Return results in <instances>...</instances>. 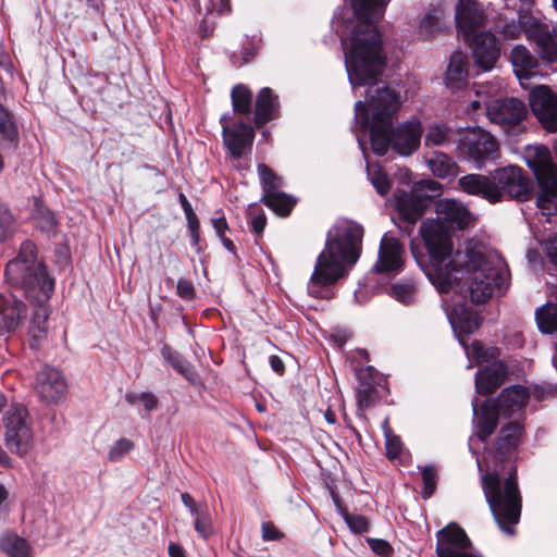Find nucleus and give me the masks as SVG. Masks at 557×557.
Instances as JSON below:
<instances>
[{
    "label": "nucleus",
    "mask_w": 557,
    "mask_h": 557,
    "mask_svg": "<svg viewBox=\"0 0 557 557\" xmlns=\"http://www.w3.org/2000/svg\"><path fill=\"white\" fill-rule=\"evenodd\" d=\"M221 213L219 216L211 219V225L215 231L216 236L223 237L226 235V232L230 231L228 223L223 212H216V214Z\"/></svg>",
    "instance_id": "62"
},
{
    "label": "nucleus",
    "mask_w": 557,
    "mask_h": 557,
    "mask_svg": "<svg viewBox=\"0 0 557 557\" xmlns=\"http://www.w3.org/2000/svg\"><path fill=\"white\" fill-rule=\"evenodd\" d=\"M445 81L451 90H460L468 84V57L456 51L451 54L449 64L445 74Z\"/></svg>",
    "instance_id": "29"
},
{
    "label": "nucleus",
    "mask_w": 557,
    "mask_h": 557,
    "mask_svg": "<svg viewBox=\"0 0 557 557\" xmlns=\"http://www.w3.org/2000/svg\"><path fill=\"white\" fill-rule=\"evenodd\" d=\"M490 273H475L468 284V292L473 304H485L493 295L494 288L502 289L506 283L505 274L497 269H488Z\"/></svg>",
    "instance_id": "19"
},
{
    "label": "nucleus",
    "mask_w": 557,
    "mask_h": 557,
    "mask_svg": "<svg viewBox=\"0 0 557 557\" xmlns=\"http://www.w3.org/2000/svg\"><path fill=\"white\" fill-rule=\"evenodd\" d=\"M66 391V381L57 369L45 367L37 373L35 392L42 401L57 403Z\"/></svg>",
    "instance_id": "20"
},
{
    "label": "nucleus",
    "mask_w": 557,
    "mask_h": 557,
    "mask_svg": "<svg viewBox=\"0 0 557 557\" xmlns=\"http://www.w3.org/2000/svg\"><path fill=\"white\" fill-rule=\"evenodd\" d=\"M481 325V318L471 308L463 305L454 308L453 327L463 335H470Z\"/></svg>",
    "instance_id": "32"
},
{
    "label": "nucleus",
    "mask_w": 557,
    "mask_h": 557,
    "mask_svg": "<svg viewBox=\"0 0 557 557\" xmlns=\"http://www.w3.org/2000/svg\"><path fill=\"white\" fill-rule=\"evenodd\" d=\"M485 20V14L476 0H458L455 21L457 32L463 40L480 34Z\"/></svg>",
    "instance_id": "17"
},
{
    "label": "nucleus",
    "mask_w": 557,
    "mask_h": 557,
    "mask_svg": "<svg viewBox=\"0 0 557 557\" xmlns=\"http://www.w3.org/2000/svg\"><path fill=\"white\" fill-rule=\"evenodd\" d=\"M502 413L490 400L482 403L480 412L476 417V436L481 442H485L496 430Z\"/></svg>",
    "instance_id": "30"
},
{
    "label": "nucleus",
    "mask_w": 557,
    "mask_h": 557,
    "mask_svg": "<svg viewBox=\"0 0 557 557\" xmlns=\"http://www.w3.org/2000/svg\"><path fill=\"white\" fill-rule=\"evenodd\" d=\"M457 150L462 159L482 169L499 156V144L490 132L472 127L460 133Z\"/></svg>",
    "instance_id": "8"
},
{
    "label": "nucleus",
    "mask_w": 557,
    "mask_h": 557,
    "mask_svg": "<svg viewBox=\"0 0 557 557\" xmlns=\"http://www.w3.org/2000/svg\"><path fill=\"white\" fill-rule=\"evenodd\" d=\"M178 201H180L181 207L185 213L187 223L191 222V221L199 220L197 214L195 213L190 202L188 201L187 197L183 193L178 194Z\"/></svg>",
    "instance_id": "64"
},
{
    "label": "nucleus",
    "mask_w": 557,
    "mask_h": 557,
    "mask_svg": "<svg viewBox=\"0 0 557 557\" xmlns=\"http://www.w3.org/2000/svg\"><path fill=\"white\" fill-rule=\"evenodd\" d=\"M541 247L552 264L557 268V233L550 234L544 238L541 242Z\"/></svg>",
    "instance_id": "56"
},
{
    "label": "nucleus",
    "mask_w": 557,
    "mask_h": 557,
    "mask_svg": "<svg viewBox=\"0 0 557 557\" xmlns=\"http://www.w3.org/2000/svg\"><path fill=\"white\" fill-rule=\"evenodd\" d=\"M134 448V443L127 438L117 440L109 450V459L111 461H119L121 458Z\"/></svg>",
    "instance_id": "54"
},
{
    "label": "nucleus",
    "mask_w": 557,
    "mask_h": 557,
    "mask_svg": "<svg viewBox=\"0 0 557 557\" xmlns=\"http://www.w3.org/2000/svg\"><path fill=\"white\" fill-rule=\"evenodd\" d=\"M0 137L5 148L15 150L18 146V132L12 115L0 104Z\"/></svg>",
    "instance_id": "39"
},
{
    "label": "nucleus",
    "mask_w": 557,
    "mask_h": 557,
    "mask_svg": "<svg viewBox=\"0 0 557 557\" xmlns=\"http://www.w3.org/2000/svg\"><path fill=\"white\" fill-rule=\"evenodd\" d=\"M532 113L548 133L557 132V95L545 85H540L529 94Z\"/></svg>",
    "instance_id": "13"
},
{
    "label": "nucleus",
    "mask_w": 557,
    "mask_h": 557,
    "mask_svg": "<svg viewBox=\"0 0 557 557\" xmlns=\"http://www.w3.org/2000/svg\"><path fill=\"white\" fill-rule=\"evenodd\" d=\"M528 389L530 397L540 403L557 398V384L549 382L534 383Z\"/></svg>",
    "instance_id": "47"
},
{
    "label": "nucleus",
    "mask_w": 557,
    "mask_h": 557,
    "mask_svg": "<svg viewBox=\"0 0 557 557\" xmlns=\"http://www.w3.org/2000/svg\"><path fill=\"white\" fill-rule=\"evenodd\" d=\"M34 218L37 220L38 226L42 232H54L58 226L54 213L47 208L40 199H36L35 201Z\"/></svg>",
    "instance_id": "42"
},
{
    "label": "nucleus",
    "mask_w": 557,
    "mask_h": 557,
    "mask_svg": "<svg viewBox=\"0 0 557 557\" xmlns=\"http://www.w3.org/2000/svg\"><path fill=\"white\" fill-rule=\"evenodd\" d=\"M0 550L8 557H29L30 545L16 533L7 532L0 536Z\"/></svg>",
    "instance_id": "36"
},
{
    "label": "nucleus",
    "mask_w": 557,
    "mask_h": 557,
    "mask_svg": "<svg viewBox=\"0 0 557 557\" xmlns=\"http://www.w3.org/2000/svg\"><path fill=\"white\" fill-rule=\"evenodd\" d=\"M510 61L519 77H527L539 66L537 59L524 47L516 46L510 52Z\"/></svg>",
    "instance_id": "33"
},
{
    "label": "nucleus",
    "mask_w": 557,
    "mask_h": 557,
    "mask_svg": "<svg viewBox=\"0 0 557 557\" xmlns=\"http://www.w3.org/2000/svg\"><path fill=\"white\" fill-rule=\"evenodd\" d=\"M257 170L263 194L280 191L278 189L283 186L281 176L265 163H259Z\"/></svg>",
    "instance_id": "44"
},
{
    "label": "nucleus",
    "mask_w": 557,
    "mask_h": 557,
    "mask_svg": "<svg viewBox=\"0 0 557 557\" xmlns=\"http://www.w3.org/2000/svg\"><path fill=\"white\" fill-rule=\"evenodd\" d=\"M176 294L184 300H193L196 297V289L194 284L184 277L177 281Z\"/></svg>",
    "instance_id": "59"
},
{
    "label": "nucleus",
    "mask_w": 557,
    "mask_h": 557,
    "mask_svg": "<svg viewBox=\"0 0 557 557\" xmlns=\"http://www.w3.org/2000/svg\"><path fill=\"white\" fill-rule=\"evenodd\" d=\"M391 296L398 302L410 306L416 301L417 285L412 278H401L391 286Z\"/></svg>",
    "instance_id": "41"
},
{
    "label": "nucleus",
    "mask_w": 557,
    "mask_h": 557,
    "mask_svg": "<svg viewBox=\"0 0 557 557\" xmlns=\"http://www.w3.org/2000/svg\"><path fill=\"white\" fill-rule=\"evenodd\" d=\"M413 190L428 198V202L432 201L442 195V185L431 178L421 180L414 184Z\"/></svg>",
    "instance_id": "49"
},
{
    "label": "nucleus",
    "mask_w": 557,
    "mask_h": 557,
    "mask_svg": "<svg viewBox=\"0 0 557 557\" xmlns=\"http://www.w3.org/2000/svg\"><path fill=\"white\" fill-rule=\"evenodd\" d=\"M256 53H257V48H256L255 44L252 41L248 40L243 46L239 53L234 52L231 55V61L234 66L240 67V66L249 63L256 57Z\"/></svg>",
    "instance_id": "51"
},
{
    "label": "nucleus",
    "mask_w": 557,
    "mask_h": 557,
    "mask_svg": "<svg viewBox=\"0 0 557 557\" xmlns=\"http://www.w3.org/2000/svg\"><path fill=\"white\" fill-rule=\"evenodd\" d=\"M27 317V306L14 295H0V336L14 332Z\"/></svg>",
    "instance_id": "23"
},
{
    "label": "nucleus",
    "mask_w": 557,
    "mask_h": 557,
    "mask_svg": "<svg viewBox=\"0 0 557 557\" xmlns=\"http://www.w3.org/2000/svg\"><path fill=\"white\" fill-rule=\"evenodd\" d=\"M539 329L544 334H552L557 331V305L548 301L535 312Z\"/></svg>",
    "instance_id": "40"
},
{
    "label": "nucleus",
    "mask_w": 557,
    "mask_h": 557,
    "mask_svg": "<svg viewBox=\"0 0 557 557\" xmlns=\"http://www.w3.org/2000/svg\"><path fill=\"white\" fill-rule=\"evenodd\" d=\"M247 219L250 232L255 235V242L258 244V240L263 236V232L267 226V215L261 207L253 203L247 209Z\"/></svg>",
    "instance_id": "43"
},
{
    "label": "nucleus",
    "mask_w": 557,
    "mask_h": 557,
    "mask_svg": "<svg viewBox=\"0 0 557 557\" xmlns=\"http://www.w3.org/2000/svg\"><path fill=\"white\" fill-rule=\"evenodd\" d=\"M356 23L367 22L379 24L385 10L383 0H350Z\"/></svg>",
    "instance_id": "31"
},
{
    "label": "nucleus",
    "mask_w": 557,
    "mask_h": 557,
    "mask_svg": "<svg viewBox=\"0 0 557 557\" xmlns=\"http://www.w3.org/2000/svg\"><path fill=\"white\" fill-rule=\"evenodd\" d=\"M3 423L7 448L20 457L25 456L33 445V431L27 408L21 404L11 405L4 413Z\"/></svg>",
    "instance_id": "9"
},
{
    "label": "nucleus",
    "mask_w": 557,
    "mask_h": 557,
    "mask_svg": "<svg viewBox=\"0 0 557 557\" xmlns=\"http://www.w3.org/2000/svg\"><path fill=\"white\" fill-rule=\"evenodd\" d=\"M523 160L532 170L540 193L536 206L547 214L557 213V164L553 161L550 150L544 145L527 146Z\"/></svg>",
    "instance_id": "7"
},
{
    "label": "nucleus",
    "mask_w": 557,
    "mask_h": 557,
    "mask_svg": "<svg viewBox=\"0 0 557 557\" xmlns=\"http://www.w3.org/2000/svg\"><path fill=\"white\" fill-rule=\"evenodd\" d=\"M223 141L232 158L238 160L244 156L246 148H251L255 139V129L249 123L238 122L233 127L222 126Z\"/></svg>",
    "instance_id": "22"
},
{
    "label": "nucleus",
    "mask_w": 557,
    "mask_h": 557,
    "mask_svg": "<svg viewBox=\"0 0 557 557\" xmlns=\"http://www.w3.org/2000/svg\"><path fill=\"white\" fill-rule=\"evenodd\" d=\"M496 188L504 200L529 201L534 194V184L528 173L520 166L507 165L493 171Z\"/></svg>",
    "instance_id": "10"
},
{
    "label": "nucleus",
    "mask_w": 557,
    "mask_h": 557,
    "mask_svg": "<svg viewBox=\"0 0 557 557\" xmlns=\"http://www.w3.org/2000/svg\"><path fill=\"white\" fill-rule=\"evenodd\" d=\"M368 177L380 196H386L392 187V182L381 165L368 166Z\"/></svg>",
    "instance_id": "45"
},
{
    "label": "nucleus",
    "mask_w": 557,
    "mask_h": 557,
    "mask_svg": "<svg viewBox=\"0 0 557 557\" xmlns=\"http://www.w3.org/2000/svg\"><path fill=\"white\" fill-rule=\"evenodd\" d=\"M529 399L530 393L528 387L511 385L504 388L497 398L490 400L503 416L511 417L513 413L524 409Z\"/></svg>",
    "instance_id": "27"
},
{
    "label": "nucleus",
    "mask_w": 557,
    "mask_h": 557,
    "mask_svg": "<svg viewBox=\"0 0 557 557\" xmlns=\"http://www.w3.org/2000/svg\"><path fill=\"white\" fill-rule=\"evenodd\" d=\"M280 116L278 97L270 87H263L259 90L255 101L253 124L257 128H262L267 123Z\"/></svg>",
    "instance_id": "28"
},
{
    "label": "nucleus",
    "mask_w": 557,
    "mask_h": 557,
    "mask_svg": "<svg viewBox=\"0 0 557 557\" xmlns=\"http://www.w3.org/2000/svg\"><path fill=\"white\" fill-rule=\"evenodd\" d=\"M195 515H197L194 521L196 532L203 540H208L213 534V523L207 506Z\"/></svg>",
    "instance_id": "48"
},
{
    "label": "nucleus",
    "mask_w": 557,
    "mask_h": 557,
    "mask_svg": "<svg viewBox=\"0 0 557 557\" xmlns=\"http://www.w3.org/2000/svg\"><path fill=\"white\" fill-rule=\"evenodd\" d=\"M252 99L253 95L248 86L237 84L232 88L231 100L235 114L249 115L252 112Z\"/></svg>",
    "instance_id": "38"
},
{
    "label": "nucleus",
    "mask_w": 557,
    "mask_h": 557,
    "mask_svg": "<svg viewBox=\"0 0 557 557\" xmlns=\"http://www.w3.org/2000/svg\"><path fill=\"white\" fill-rule=\"evenodd\" d=\"M432 173L440 178H448L457 175L459 166L448 154L435 151L429 160Z\"/></svg>",
    "instance_id": "37"
},
{
    "label": "nucleus",
    "mask_w": 557,
    "mask_h": 557,
    "mask_svg": "<svg viewBox=\"0 0 557 557\" xmlns=\"http://www.w3.org/2000/svg\"><path fill=\"white\" fill-rule=\"evenodd\" d=\"M429 206L428 198L413 189L404 193L396 199V210L399 218L411 227L423 216Z\"/></svg>",
    "instance_id": "26"
},
{
    "label": "nucleus",
    "mask_w": 557,
    "mask_h": 557,
    "mask_svg": "<svg viewBox=\"0 0 557 557\" xmlns=\"http://www.w3.org/2000/svg\"><path fill=\"white\" fill-rule=\"evenodd\" d=\"M162 358L187 381L194 382L196 372L194 367L172 346L164 344L161 348Z\"/></svg>",
    "instance_id": "35"
},
{
    "label": "nucleus",
    "mask_w": 557,
    "mask_h": 557,
    "mask_svg": "<svg viewBox=\"0 0 557 557\" xmlns=\"http://www.w3.org/2000/svg\"><path fill=\"white\" fill-rule=\"evenodd\" d=\"M370 548L381 557H392L394 548L392 545L382 539H367Z\"/></svg>",
    "instance_id": "57"
},
{
    "label": "nucleus",
    "mask_w": 557,
    "mask_h": 557,
    "mask_svg": "<svg viewBox=\"0 0 557 557\" xmlns=\"http://www.w3.org/2000/svg\"><path fill=\"white\" fill-rule=\"evenodd\" d=\"M460 189L471 196L480 197L490 203L500 202V194L496 188L494 173L490 175L471 173L458 180Z\"/></svg>",
    "instance_id": "21"
},
{
    "label": "nucleus",
    "mask_w": 557,
    "mask_h": 557,
    "mask_svg": "<svg viewBox=\"0 0 557 557\" xmlns=\"http://www.w3.org/2000/svg\"><path fill=\"white\" fill-rule=\"evenodd\" d=\"M419 469H421V476L423 481V490L421 496L423 499H428L432 497L436 492L438 480L437 468L434 465H428L424 467H419Z\"/></svg>",
    "instance_id": "46"
},
{
    "label": "nucleus",
    "mask_w": 557,
    "mask_h": 557,
    "mask_svg": "<svg viewBox=\"0 0 557 557\" xmlns=\"http://www.w3.org/2000/svg\"><path fill=\"white\" fill-rule=\"evenodd\" d=\"M437 219L446 225L463 231L472 222L473 216L470 210L460 201L455 199H442L436 203Z\"/></svg>",
    "instance_id": "24"
},
{
    "label": "nucleus",
    "mask_w": 557,
    "mask_h": 557,
    "mask_svg": "<svg viewBox=\"0 0 557 557\" xmlns=\"http://www.w3.org/2000/svg\"><path fill=\"white\" fill-rule=\"evenodd\" d=\"M356 377L358 380L356 388L358 416L364 417L366 411L380 400L384 380L372 366L357 368Z\"/></svg>",
    "instance_id": "12"
},
{
    "label": "nucleus",
    "mask_w": 557,
    "mask_h": 557,
    "mask_svg": "<svg viewBox=\"0 0 557 557\" xmlns=\"http://www.w3.org/2000/svg\"><path fill=\"white\" fill-rule=\"evenodd\" d=\"M260 201L282 218L288 216L297 203L296 198L283 191L262 194Z\"/></svg>",
    "instance_id": "34"
},
{
    "label": "nucleus",
    "mask_w": 557,
    "mask_h": 557,
    "mask_svg": "<svg viewBox=\"0 0 557 557\" xmlns=\"http://www.w3.org/2000/svg\"><path fill=\"white\" fill-rule=\"evenodd\" d=\"M436 540L437 557H482L469 552L472 548V542L457 522H449L438 530Z\"/></svg>",
    "instance_id": "11"
},
{
    "label": "nucleus",
    "mask_w": 557,
    "mask_h": 557,
    "mask_svg": "<svg viewBox=\"0 0 557 557\" xmlns=\"http://www.w3.org/2000/svg\"><path fill=\"white\" fill-rule=\"evenodd\" d=\"M262 540L263 541H280L285 537V534L275 527L272 521H264L261 524Z\"/></svg>",
    "instance_id": "61"
},
{
    "label": "nucleus",
    "mask_w": 557,
    "mask_h": 557,
    "mask_svg": "<svg viewBox=\"0 0 557 557\" xmlns=\"http://www.w3.org/2000/svg\"><path fill=\"white\" fill-rule=\"evenodd\" d=\"M385 449H386V458L388 460L397 459L403 451V442L398 435L392 433L389 429L385 431Z\"/></svg>",
    "instance_id": "50"
},
{
    "label": "nucleus",
    "mask_w": 557,
    "mask_h": 557,
    "mask_svg": "<svg viewBox=\"0 0 557 557\" xmlns=\"http://www.w3.org/2000/svg\"><path fill=\"white\" fill-rule=\"evenodd\" d=\"M187 227L190 236V245L195 248L197 253H201L205 250V247L201 245L200 221L196 220L188 222Z\"/></svg>",
    "instance_id": "60"
},
{
    "label": "nucleus",
    "mask_w": 557,
    "mask_h": 557,
    "mask_svg": "<svg viewBox=\"0 0 557 557\" xmlns=\"http://www.w3.org/2000/svg\"><path fill=\"white\" fill-rule=\"evenodd\" d=\"M14 223L13 214L9 207L0 200V240L7 239L11 234L12 226Z\"/></svg>",
    "instance_id": "52"
},
{
    "label": "nucleus",
    "mask_w": 557,
    "mask_h": 557,
    "mask_svg": "<svg viewBox=\"0 0 557 557\" xmlns=\"http://www.w3.org/2000/svg\"><path fill=\"white\" fill-rule=\"evenodd\" d=\"M522 12H524L523 10H521L518 14V21H509V22H505L503 25H502V29H500V33L503 34V36L507 39H517L520 37V35L523 33L524 30V26L522 25L521 23V20H522Z\"/></svg>",
    "instance_id": "53"
},
{
    "label": "nucleus",
    "mask_w": 557,
    "mask_h": 557,
    "mask_svg": "<svg viewBox=\"0 0 557 557\" xmlns=\"http://www.w3.org/2000/svg\"><path fill=\"white\" fill-rule=\"evenodd\" d=\"M405 246L396 237L383 235L380 242L377 260L372 271L376 274H397L404 270Z\"/></svg>",
    "instance_id": "15"
},
{
    "label": "nucleus",
    "mask_w": 557,
    "mask_h": 557,
    "mask_svg": "<svg viewBox=\"0 0 557 557\" xmlns=\"http://www.w3.org/2000/svg\"><path fill=\"white\" fill-rule=\"evenodd\" d=\"M344 519L354 533L361 534L369 530V521L364 516L345 513Z\"/></svg>",
    "instance_id": "55"
},
{
    "label": "nucleus",
    "mask_w": 557,
    "mask_h": 557,
    "mask_svg": "<svg viewBox=\"0 0 557 557\" xmlns=\"http://www.w3.org/2000/svg\"><path fill=\"white\" fill-rule=\"evenodd\" d=\"M525 438V429L520 421L504 424L487 456L495 466L481 480L485 499L499 529L508 534L516 533L522 510V496L518 485L516 455Z\"/></svg>",
    "instance_id": "1"
},
{
    "label": "nucleus",
    "mask_w": 557,
    "mask_h": 557,
    "mask_svg": "<svg viewBox=\"0 0 557 557\" xmlns=\"http://www.w3.org/2000/svg\"><path fill=\"white\" fill-rule=\"evenodd\" d=\"M208 12H216L219 15L230 14L232 12L231 0H210Z\"/></svg>",
    "instance_id": "63"
},
{
    "label": "nucleus",
    "mask_w": 557,
    "mask_h": 557,
    "mask_svg": "<svg viewBox=\"0 0 557 557\" xmlns=\"http://www.w3.org/2000/svg\"><path fill=\"white\" fill-rule=\"evenodd\" d=\"M440 21L435 12L429 11L420 22V28L430 36H435L440 29Z\"/></svg>",
    "instance_id": "58"
},
{
    "label": "nucleus",
    "mask_w": 557,
    "mask_h": 557,
    "mask_svg": "<svg viewBox=\"0 0 557 557\" xmlns=\"http://www.w3.org/2000/svg\"><path fill=\"white\" fill-rule=\"evenodd\" d=\"M523 34L536 45L540 58L546 62L557 61V41L552 35L549 27L534 17L530 11L522 12Z\"/></svg>",
    "instance_id": "14"
},
{
    "label": "nucleus",
    "mask_w": 557,
    "mask_h": 557,
    "mask_svg": "<svg viewBox=\"0 0 557 557\" xmlns=\"http://www.w3.org/2000/svg\"><path fill=\"white\" fill-rule=\"evenodd\" d=\"M508 367L502 361L497 360L486 364L483 369L479 370L475 375L476 393L482 396L492 395L507 379Z\"/></svg>",
    "instance_id": "25"
},
{
    "label": "nucleus",
    "mask_w": 557,
    "mask_h": 557,
    "mask_svg": "<svg viewBox=\"0 0 557 557\" xmlns=\"http://www.w3.org/2000/svg\"><path fill=\"white\" fill-rule=\"evenodd\" d=\"M345 64L352 86L376 84L387 65L383 35L374 23H355L342 38Z\"/></svg>",
    "instance_id": "6"
},
{
    "label": "nucleus",
    "mask_w": 557,
    "mask_h": 557,
    "mask_svg": "<svg viewBox=\"0 0 557 557\" xmlns=\"http://www.w3.org/2000/svg\"><path fill=\"white\" fill-rule=\"evenodd\" d=\"M487 114L493 123L509 128L519 126L527 119L528 108L517 98H503L488 104Z\"/></svg>",
    "instance_id": "18"
},
{
    "label": "nucleus",
    "mask_w": 557,
    "mask_h": 557,
    "mask_svg": "<svg viewBox=\"0 0 557 557\" xmlns=\"http://www.w3.org/2000/svg\"><path fill=\"white\" fill-rule=\"evenodd\" d=\"M463 40L472 51L474 64L484 72L491 71L500 57V45L491 32L480 34Z\"/></svg>",
    "instance_id": "16"
},
{
    "label": "nucleus",
    "mask_w": 557,
    "mask_h": 557,
    "mask_svg": "<svg viewBox=\"0 0 557 557\" xmlns=\"http://www.w3.org/2000/svg\"><path fill=\"white\" fill-rule=\"evenodd\" d=\"M419 235L425 252L411 240L414 260L440 293H449L457 280L454 273L462 269V264L449 260L454 248L451 227L441 220L426 219L420 225Z\"/></svg>",
    "instance_id": "5"
},
{
    "label": "nucleus",
    "mask_w": 557,
    "mask_h": 557,
    "mask_svg": "<svg viewBox=\"0 0 557 557\" xmlns=\"http://www.w3.org/2000/svg\"><path fill=\"white\" fill-rule=\"evenodd\" d=\"M363 227L358 223L338 225L327 233L325 246L318 256L314 271L308 285L309 295L330 299L329 286L335 284L360 258Z\"/></svg>",
    "instance_id": "4"
},
{
    "label": "nucleus",
    "mask_w": 557,
    "mask_h": 557,
    "mask_svg": "<svg viewBox=\"0 0 557 557\" xmlns=\"http://www.w3.org/2000/svg\"><path fill=\"white\" fill-rule=\"evenodd\" d=\"M368 102L361 100L355 104L356 120L361 131H369L370 144L374 154L383 157L391 148L400 156H411L421 144L422 123L413 117L393 126V120L399 111L403 98L398 90L384 86L367 90Z\"/></svg>",
    "instance_id": "2"
},
{
    "label": "nucleus",
    "mask_w": 557,
    "mask_h": 557,
    "mask_svg": "<svg viewBox=\"0 0 557 557\" xmlns=\"http://www.w3.org/2000/svg\"><path fill=\"white\" fill-rule=\"evenodd\" d=\"M4 278L15 292H21L32 309L28 335L32 349H39L48 335V319L51 313L50 299L55 278L48 265L38 258L34 242L26 239L20 245L17 255L5 264Z\"/></svg>",
    "instance_id": "3"
}]
</instances>
